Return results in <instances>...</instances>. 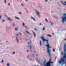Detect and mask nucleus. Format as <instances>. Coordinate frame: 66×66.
<instances>
[{"label": "nucleus", "mask_w": 66, "mask_h": 66, "mask_svg": "<svg viewBox=\"0 0 66 66\" xmlns=\"http://www.w3.org/2000/svg\"><path fill=\"white\" fill-rule=\"evenodd\" d=\"M65 61V60L63 58H62L61 60H60L59 62L60 64H61L62 62H64Z\"/></svg>", "instance_id": "7ed1b4c3"}, {"label": "nucleus", "mask_w": 66, "mask_h": 66, "mask_svg": "<svg viewBox=\"0 0 66 66\" xmlns=\"http://www.w3.org/2000/svg\"><path fill=\"white\" fill-rule=\"evenodd\" d=\"M8 5H10V3H8Z\"/></svg>", "instance_id": "f704fd0d"}, {"label": "nucleus", "mask_w": 66, "mask_h": 66, "mask_svg": "<svg viewBox=\"0 0 66 66\" xmlns=\"http://www.w3.org/2000/svg\"><path fill=\"white\" fill-rule=\"evenodd\" d=\"M2 16L0 15V19H1V17Z\"/></svg>", "instance_id": "393cba45"}, {"label": "nucleus", "mask_w": 66, "mask_h": 66, "mask_svg": "<svg viewBox=\"0 0 66 66\" xmlns=\"http://www.w3.org/2000/svg\"><path fill=\"white\" fill-rule=\"evenodd\" d=\"M25 1H26L27 2H28V1H27V0H25Z\"/></svg>", "instance_id": "603ef678"}, {"label": "nucleus", "mask_w": 66, "mask_h": 66, "mask_svg": "<svg viewBox=\"0 0 66 66\" xmlns=\"http://www.w3.org/2000/svg\"><path fill=\"white\" fill-rule=\"evenodd\" d=\"M26 32H27V33H28V34H30V35H32V34H30V33L29 32H28V31H26Z\"/></svg>", "instance_id": "4468645a"}, {"label": "nucleus", "mask_w": 66, "mask_h": 66, "mask_svg": "<svg viewBox=\"0 0 66 66\" xmlns=\"http://www.w3.org/2000/svg\"><path fill=\"white\" fill-rule=\"evenodd\" d=\"M26 40L27 41L28 40V39H26Z\"/></svg>", "instance_id": "864d4df0"}, {"label": "nucleus", "mask_w": 66, "mask_h": 66, "mask_svg": "<svg viewBox=\"0 0 66 66\" xmlns=\"http://www.w3.org/2000/svg\"><path fill=\"white\" fill-rule=\"evenodd\" d=\"M5 21V20H4L3 21V22H4V21Z\"/></svg>", "instance_id": "58836bf2"}, {"label": "nucleus", "mask_w": 66, "mask_h": 66, "mask_svg": "<svg viewBox=\"0 0 66 66\" xmlns=\"http://www.w3.org/2000/svg\"><path fill=\"white\" fill-rule=\"evenodd\" d=\"M40 46H41V45H42V43H40Z\"/></svg>", "instance_id": "2f4dec72"}, {"label": "nucleus", "mask_w": 66, "mask_h": 66, "mask_svg": "<svg viewBox=\"0 0 66 66\" xmlns=\"http://www.w3.org/2000/svg\"><path fill=\"white\" fill-rule=\"evenodd\" d=\"M2 63H3V60H2Z\"/></svg>", "instance_id": "b1692460"}, {"label": "nucleus", "mask_w": 66, "mask_h": 66, "mask_svg": "<svg viewBox=\"0 0 66 66\" xmlns=\"http://www.w3.org/2000/svg\"><path fill=\"white\" fill-rule=\"evenodd\" d=\"M64 15L65 16H64L63 17H62V22L63 23H65V21H66V14L64 13Z\"/></svg>", "instance_id": "f03ea898"}, {"label": "nucleus", "mask_w": 66, "mask_h": 66, "mask_svg": "<svg viewBox=\"0 0 66 66\" xmlns=\"http://www.w3.org/2000/svg\"><path fill=\"white\" fill-rule=\"evenodd\" d=\"M20 59H19V61H20Z\"/></svg>", "instance_id": "69168bd1"}, {"label": "nucleus", "mask_w": 66, "mask_h": 66, "mask_svg": "<svg viewBox=\"0 0 66 66\" xmlns=\"http://www.w3.org/2000/svg\"><path fill=\"white\" fill-rule=\"evenodd\" d=\"M61 54H62V55H63V52H62Z\"/></svg>", "instance_id": "bb28decb"}, {"label": "nucleus", "mask_w": 66, "mask_h": 66, "mask_svg": "<svg viewBox=\"0 0 66 66\" xmlns=\"http://www.w3.org/2000/svg\"><path fill=\"white\" fill-rule=\"evenodd\" d=\"M53 51L54 52H55V50L54 49V48L53 50Z\"/></svg>", "instance_id": "6ab92c4d"}, {"label": "nucleus", "mask_w": 66, "mask_h": 66, "mask_svg": "<svg viewBox=\"0 0 66 66\" xmlns=\"http://www.w3.org/2000/svg\"><path fill=\"white\" fill-rule=\"evenodd\" d=\"M16 41L17 43H19V40L18 39V38H16Z\"/></svg>", "instance_id": "dca6fc26"}, {"label": "nucleus", "mask_w": 66, "mask_h": 66, "mask_svg": "<svg viewBox=\"0 0 66 66\" xmlns=\"http://www.w3.org/2000/svg\"><path fill=\"white\" fill-rule=\"evenodd\" d=\"M32 32L34 33V34H35V33H34V32H33V31H32Z\"/></svg>", "instance_id": "49530a36"}, {"label": "nucleus", "mask_w": 66, "mask_h": 66, "mask_svg": "<svg viewBox=\"0 0 66 66\" xmlns=\"http://www.w3.org/2000/svg\"><path fill=\"white\" fill-rule=\"evenodd\" d=\"M50 1H52L51 0H50Z\"/></svg>", "instance_id": "e2e57ef3"}, {"label": "nucleus", "mask_w": 66, "mask_h": 66, "mask_svg": "<svg viewBox=\"0 0 66 66\" xmlns=\"http://www.w3.org/2000/svg\"><path fill=\"white\" fill-rule=\"evenodd\" d=\"M7 48H9V47H7Z\"/></svg>", "instance_id": "052dcab7"}, {"label": "nucleus", "mask_w": 66, "mask_h": 66, "mask_svg": "<svg viewBox=\"0 0 66 66\" xmlns=\"http://www.w3.org/2000/svg\"><path fill=\"white\" fill-rule=\"evenodd\" d=\"M58 4H59V5L60 6H61V5H60V4H59V2H58Z\"/></svg>", "instance_id": "79ce46f5"}, {"label": "nucleus", "mask_w": 66, "mask_h": 66, "mask_svg": "<svg viewBox=\"0 0 66 66\" xmlns=\"http://www.w3.org/2000/svg\"><path fill=\"white\" fill-rule=\"evenodd\" d=\"M34 52L33 53V55L35 56V55H34Z\"/></svg>", "instance_id": "e433bc0d"}, {"label": "nucleus", "mask_w": 66, "mask_h": 66, "mask_svg": "<svg viewBox=\"0 0 66 66\" xmlns=\"http://www.w3.org/2000/svg\"><path fill=\"white\" fill-rule=\"evenodd\" d=\"M66 40V39H64V40Z\"/></svg>", "instance_id": "6e6d98bb"}, {"label": "nucleus", "mask_w": 66, "mask_h": 66, "mask_svg": "<svg viewBox=\"0 0 66 66\" xmlns=\"http://www.w3.org/2000/svg\"><path fill=\"white\" fill-rule=\"evenodd\" d=\"M50 23H52V24H53V23H52V22H50Z\"/></svg>", "instance_id": "a19ab883"}, {"label": "nucleus", "mask_w": 66, "mask_h": 66, "mask_svg": "<svg viewBox=\"0 0 66 66\" xmlns=\"http://www.w3.org/2000/svg\"><path fill=\"white\" fill-rule=\"evenodd\" d=\"M41 24H42V23H40V24H39V26H40V25H41Z\"/></svg>", "instance_id": "ea45409f"}, {"label": "nucleus", "mask_w": 66, "mask_h": 66, "mask_svg": "<svg viewBox=\"0 0 66 66\" xmlns=\"http://www.w3.org/2000/svg\"><path fill=\"white\" fill-rule=\"evenodd\" d=\"M45 20L46 21H47V22H48V21H47V19H45Z\"/></svg>", "instance_id": "5701e85b"}, {"label": "nucleus", "mask_w": 66, "mask_h": 66, "mask_svg": "<svg viewBox=\"0 0 66 66\" xmlns=\"http://www.w3.org/2000/svg\"><path fill=\"white\" fill-rule=\"evenodd\" d=\"M45 27L43 29V30H45Z\"/></svg>", "instance_id": "cd10ccee"}, {"label": "nucleus", "mask_w": 66, "mask_h": 66, "mask_svg": "<svg viewBox=\"0 0 66 66\" xmlns=\"http://www.w3.org/2000/svg\"><path fill=\"white\" fill-rule=\"evenodd\" d=\"M63 30H62L61 31H63Z\"/></svg>", "instance_id": "338daca9"}, {"label": "nucleus", "mask_w": 66, "mask_h": 66, "mask_svg": "<svg viewBox=\"0 0 66 66\" xmlns=\"http://www.w3.org/2000/svg\"><path fill=\"white\" fill-rule=\"evenodd\" d=\"M46 59H45L44 62H43V64H45L46 63Z\"/></svg>", "instance_id": "f8f14e48"}, {"label": "nucleus", "mask_w": 66, "mask_h": 66, "mask_svg": "<svg viewBox=\"0 0 66 66\" xmlns=\"http://www.w3.org/2000/svg\"><path fill=\"white\" fill-rule=\"evenodd\" d=\"M15 18L16 19H18V20H19L20 19L19 18H18L17 17L15 16Z\"/></svg>", "instance_id": "9d476101"}, {"label": "nucleus", "mask_w": 66, "mask_h": 66, "mask_svg": "<svg viewBox=\"0 0 66 66\" xmlns=\"http://www.w3.org/2000/svg\"><path fill=\"white\" fill-rule=\"evenodd\" d=\"M34 37H36V34H34Z\"/></svg>", "instance_id": "aec40b11"}, {"label": "nucleus", "mask_w": 66, "mask_h": 66, "mask_svg": "<svg viewBox=\"0 0 66 66\" xmlns=\"http://www.w3.org/2000/svg\"><path fill=\"white\" fill-rule=\"evenodd\" d=\"M56 56L55 58V60H56Z\"/></svg>", "instance_id": "a18cd8bd"}, {"label": "nucleus", "mask_w": 66, "mask_h": 66, "mask_svg": "<svg viewBox=\"0 0 66 66\" xmlns=\"http://www.w3.org/2000/svg\"><path fill=\"white\" fill-rule=\"evenodd\" d=\"M6 0H5V2H4L5 3H6Z\"/></svg>", "instance_id": "7c9ffc66"}, {"label": "nucleus", "mask_w": 66, "mask_h": 66, "mask_svg": "<svg viewBox=\"0 0 66 66\" xmlns=\"http://www.w3.org/2000/svg\"><path fill=\"white\" fill-rule=\"evenodd\" d=\"M64 51L63 52V53L65 54V51H66V44L65 45H64Z\"/></svg>", "instance_id": "20e7f679"}, {"label": "nucleus", "mask_w": 66, "mask_h": 66, "mask_svg": "<svg viewBox=\"0 0 66 66\" xmlns=\"http://www.w3.org/2000/svg\"><path fill=\"white\" fill-rule=\"evenodd\" d=\"M6 43H7V42H6Z\"/></svg>", "instance_id": "774afa93"}, {"label": "nucleus", "mask_w": 66, "mask_h": 66, "mask_svg": "<svg viewBox=\"0 0 66 66\" xmlns=\"http://www.w3.org/2000/svg\"><path fill=\"white\" fill-rule=\"evenodd\" d=\"M41 38L42 39L43 42H45V41H46V43L47 44L46 45V46L47 47V53H48L49 56H50V59H51V54H50V51L49 50V49H50V45L49 44V42H48L49 39H48L46 40V39H45L44 38V37L43 36H41Z\"/></svg>", "instance_id": "f257e3e1"}, {"label": "nucleus", "mask_w": 66, "mask_h": 66, "mask_svg": "<svg viewBox=\"0 0 66 66\" xmlns=\"http://www.w3.org/2000/svg\"><path fill=\"white\" fill-rule=\"evenodd\" d=\"M66 4H64V5H66Z\"/></svg>", "instance_id": "37998d69"}, {"label": "nucleus", "mask_w": 66, "mask_h": 66, "mask_svg": "<svg viewBox=\"0 0 66 66\" xmlns=\"http://www.w3.org/2000/svg\"><path fill=\"white\" fill-rule=\"evenodd\" d=\"M8 19L9 20H10L11 21H12V19H11L10 18H8Z\"/></svg>", "instance_id": "2eb2a0df"}, {"label": "nucleus", "mask_w": 66, "mask_h": 66, "mask_svg": "<svg viewBox=\"0 0 66 66\" xmlns=\"http://www.w3.org/2000/svg\"><path fill=\"white\" fill-rule=\"evenodd\" d=\"M23 26H24V23H23Z\"/></svg>", "instance_id": "4be33fe9"}, {"label": "nucleus", "mask_w": 66, "mask_h": 66, "mask_svg": "<svg viewBox=\"0 0 66 66\" xmlns=\"http://www.w3.org/2000/svg\"><path fill=\"white\" fill-rule=\"evenodd\" d=\"M16 36H18V34L16 35Z\"/></svg>", "instance_id": "3c124183"}, {"label": "nucleus", "mask_w": 66, "mask_h": 66, "mask_svg": "<svg viewBox=\"0 0 66 66\" xmlns=\"http://www.w3.org/2000/svg\"><path fill=\"white\" fill-rule=\"evenodd\" d=\"M35 53H36V51H35Z\"/></svg>", "instance_id": "8fccbe9b"}, {"label": "nucleus", "mask_w": 66, "mask_h": 66, "mask_svg": "<svg viewBox=\"0 0 66 66\" xmlns=\"http://www.w3.org/2000/svg\"><path fill=\"white\" fill-rule=\"evenodd\" d=\"M13 26H15V24L14 23H13Z\"/></svg>", "instance_id": "a878e982"}, {"label": "nucleus", "mask_w": 66, "mask_h": 66, "mask_svg": "<svg viewBox=\"0 0 66 66\" xmlns=\"http://www.w3.org/2000/svg\"><path fill=\"white\" fill-rule=\"evenodd\" d=\"M15 52H14L13 53V54H15Z\"/></svg>", "instance_id": "473e14b6"}, {"label": "nucleus", "mask_w": 66, "mask_h": 66, "mask_svg": "<svg viewBox=\"0 0 66 66\" xmlns=\"http://www.w3.org/2000/svg\"><path fill=\"white\" fill-rule=\"evenodd\" d=\"M45 66H47V65H46V64L45 65Z\"/></svg>", "instance_id": "5fc2aeb1"}, {"label": "nucleus", "mask_w": 66, "mask_h": 66, "mask_svg": "<svg viewBox=\"0 0 66 66\" xmlns=\"http://www.w3.org/2000/svg\"><path fill=\"white\" fill-rule=\"evenodd\" d=\"M31 19H33L34 21H35V19L32 16H31Z\"/></svg>", "instance_id": "0eeeda50"}, {"label": "nucleus", "mask_w": 66, "mask_h": 66, "mask_svg": "<svg viewBox=\"0 0 66 66\" xmlns=\"http://www.w3.org/2000/svg\"><path fill=\"white\" fill-rule=\"evenodd\" d=\"M19 14H22L21 12H19Z\"/></svg>", "instance_id": "c85d7f7f"}, {"label": "nucleus", "mask_w": 66, "mask_h": 66, "mask_svg": "<svg viewBox=\"0 0 66 66\" xmlns=\"http://www.w3.org/2000/svg\"><path fill=\"white\" fill-rule=\"evenodd\" d=\"M18 31V28L17 27L15 28V31Z\"/></svg>", "instance_id": "1a4fd4ad"}, {"label": "nucleus", "mask_w": 66, "mask_h": 66, "mask_svg": "<svg viewBox=\"0 0 66 66\" xmlns=\"http://www.w3.org/2000/svg\"><path fill=\"white\" fill-rule=\"evenodd\" d=\"M7 66H10V65H9V63H8L7 64Z\"/></svg>", "instance_id": "412c9836"}, {"label": "nucleus", "mask_w": 66, "mask_h": 66, "mask_svg": "<svg viewBox=\"0 0 66 66\" xmlns=\"http://www.w3.org/2000/svg\"><path fill=\"white\" fill-rule=\"evenodd\" d=\"M35 11L37 12H36L37 14L38 15V16L39 17H40V15H39V14H40V13H39V12H38V11H37V10H36V9H35Z\"/></svg>", "instance_id": "39448f33"}, {"label": "nucleus", "mask_w": 66, "mask_h": 66, "mask_svg": "<svg viewBox=\"0 0 66 66\" xmlns=\"http://www.w3.org/2000/svg\"><path fill=\"white\" fill-rule=\"evenodd\" d=\"M53 62H51V63H51V64H53Z\"/></svg>", "instance_id": "4c0bfd02"}, {"label": "nucleus", "mask_w": 66, "mask_h": 66, "mask_svg": "<svg viewBox=\"0 0 66 66\" xmlns=\"http://www.w3.org/2000/svg\"><path fill=\"white\" fill-rule=\"evenodd\" d=\"M62 4H63V5H64V3H62Z\"/></svg>", "instance_id": "09e8293b"}, {"label": "nucleus", "mask_w": 66, "mask_h": 66, "mask_svg": "<svg viewBox=\"0 0 66 66\" xmlns=\"http://www.w3.org/2000/svg\"><path fill=\"white\" fill-rule=\"evenodd\" d=\"M29 42L28 43V44H30V43L31 44L32 43V41H31V40H30Z\"/></svg>", "instance_id": "6e6552de"}, {"label": "nucleus", "mask_w": 66, "mask_h": 66, "mask_svg": "<svg viewBox=\"0 0 66 66\" xmlns=\"http://www.w3.org/2000/svg\"><path fill=\"white\" fill-rule=\"evenodd\" d=\"M52 34H53V35H54V34L53 33H52Z\"/></svg>", "instance_id": "de8ad7c7"}, {"label": "nucleus", "mask_w": 66, "mask_h": 66, "mask_svg": "<svg viewBox=\"0 0 66 66\" xmlns=\"http://www.w3.org/2000/svg\"><path fill=\"white\" fill-rule=\"evenodd\" d=\"M45 2H48V1L47 0H45Z\"/></svg>", "instance_id": "72a5a7b5"}, {"label": "nucleus", "mask_w": 66, "mask_h": 66, "mask_svg": "<svg viewBox=\"0 0 66 66\" xmlns=\"http://www.w3.org/2000/svg\"><path fill=\"white\" fill-rule=\"evenodd\" d=\"M47 36H49V37H52V36L49 34L47 35Z\"/></svg>", "instance_id": "9b49d317"}, {"label": "nucleus", "mask_w": 66, "mask_h": 66, "mask_svg": "<svg viewBox=\"0 0 66 66\" xmlns=\"http://www.w3.org/2000/svg\"><path fill=\"white\" fill-rule=\"evenodd\" d=\"M21 5L23 6V4H21Z\"/></svg>", "instance_id": "c9c22d12"}, {"label": "nucleus", "mask_w": 66, "mask_h": 66, "mask_svg": "<svg viewBox=\"0 0 66 66\" xmlns=\"http://www.w3.org/2000/svg\"><path fill=\"white\" fill-rule=\"evenodd\" d=\"M47 66H51V64H50V62H47L46 63Z\"/></svg>", "instance_id": "423d86ee"}, {"label": "nucleus", "mask_w": 66, "mask_h": 66, "mask_svg": "<svg viewBox=\"0 0 66 66\" xmlns=\"http://www.w3.org/2000/svg\"><path fill=\"white\" fill-rule=\"evenodd\" d=\"M40 43H41L42 42H41V41H40Z\"/></svg>", "instance_id": "4d7b16f0"}, {"label": "nucleus", "mask_w": 66, "mask_h": 66, "mask_svg": "<svg viewBox=\"0 0 66 66\" xmlns=\"http://www.w3.org/2000/svg\"><path fill=\"white\" fill-rule=\"evenodd\" d=\"M51 59H50L49 61L48 62H49L50 63H51Z\"/></svg>", "instance_id": "f3484780"}, {"label": "nucleus", "mask_w": 66, "mask_h": 66, "mask_svg": "<svg viewBox=\"0 0 66 66\" xmlns=\"http://www.w3.org/2000/svg\"><path fill=\"white\" fill-rule=\"evenodd\" d=\"M27 52H29V51L28 50L27 51Z\"/></svg>", "instance_id": "c03bdc74"}, {"label": "nucleus", "mask_w": 66, "mask_h": 66, "mask_svg": "<svg viewBox=\"0 0 66 66\" xmlns=\"http://www.w3.org/2000/svg\"><path fill=\"white\" fill-rule=\"evenodd\" d=\"M5 16H6V15H5Z\"/></svg>", "instance_id": "bf43d9fd"}, {"label": "nucleus", "mask_w": 66, "mask_h": 66, "mask_svg": "<svg viewBox=\"0 0 66 66\" xmlns=\"http://www.w3.org/2000/svg\"><path fill=\"white\" fill-rule=\"evenodd\" d=\"M61 2L62 3V2H63V1H62Z\"/></svg>", "instance_id": "13d9d810"}, {"label": "nucleus", "mask_w": 66, "mask_h": 66, "mask_svg": "<svg viewBox=\"0 0 66 66\" xmlns=\"http://www.w3.org/2000/svg\"><path fill=\"white\" fill-rule=\"evenodd\" d=\"M29 45H30V49L31 50V48H32V46H31V44Z\"/></svg>", "instance_id": "a211bd4d"}, {"label": "nucleus", "mask_w": 66, "mask_h": 66, "mask_svg": "<svg viewBox=\"0 0 66 66\" xmlns=\"http://www.w3.org/2000/svg\"><path fill=\"white\" fill-rule=\"evenodd\" d=\"M35 30H36V31H37V29H36V28H35Z\"/></svg>", "instance_id": "c756f323"}, {"label": "nucleus", "mask_w": 66, "mask_h": 66, "mask_svg": "<svg viewBox=\"0 0 66 66\" xmlns=\"http://www.w3.org/2000/svg\"><path fill=\"white\" fill-rule=\"evenodd\" d=\"M16 38H17V37H16Z\"/></svg>", "instance_id": "680f3d73"}, {"label": "nucleus", "mask_w": 66, "mask_h": 66, "mask_svg": "<svg viewBox=\"0 0 66 66\" xmlns=\"http://www.w3.org/2000/svg\"><path fill=\"white\" fill-rule=\"evenodd\" d=\"M19 35H22V33L20 32H19Z\"/></svg>", "instance_id": "ddd939ff"}, {"label": "nucleus", "mask_w": 66, "mask_h": 66, "mask_svg": "<svg viewBox=\"0 0 66 66\" xmlns=\"http://www.w3.org/2000/svg\"><path fill=\"white\" fill-rule=\"evenodd\" d=\"M37 56H38V54H37Z\"/></svg>", "instance_id": "0e129e2a"}]
</instances>
